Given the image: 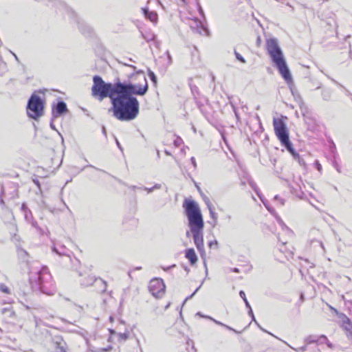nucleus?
I'll list each match as a JSON object with an SVG mask.
<instances>
[{"label":"nucleus","instance_id":"62","mask_svg":"<svg viewBox=\"0 0 352 352\" xmlns=\"http://www.w3.org/2000/svg\"><path fill=\"white\" fill-rule=\"evenodd\" d=\"M240 185H241V186H245L246 185V182H245V181H244V180L241 179V182H240Z\"/></svg>","mask_w":352,"mask_h":352},{"label":"nucleus","instance_id":"64","mask_svg":"<svg viewBox=\"0 0 352 352\" xmlns=\"http://www.w3.org/2000/svg\"><path fill=\"white\" fill-rule=\"evenodd\" d=\"M264 204H265V206L266 208L267 209V210H268L270 212H271V213H272V208H271L270 206H267L265 203H264Z\"/></svg>","mask_w":352,"mask_h":352},{"label":"nucleus","instance_id":"10","mask_svg":"<svg viewBox=\"0 0 352 352\" xmlns=\"http://www.w3.org/2000/svg\"><path fill=\"white\" fill-rule=\"evenodd\" d=\"M80 282L81 286L82 287H88L94 284L101 285L102 288L100 290V292H105L107 290V283L105 280H102L100 278H94V276H88L87 277H85V278L80 280Z\"/></svg>","mask_w":352,"mask_h":352},{"label":"nucleus","instance_id":"35","mask_svg":"<svg viewBox=\"0 0 352 352\" xmlns=\"http://www.w3.org/2000/svg\"><path fill=\"white\" fill-rule=\"evenodd\" d=\"M274 201H277L280 206H284L285 200L281 197H280L278 195H275L274 197Z\"/></svg>","mask_w":352,"mask_h":352},{"label":"nucleus","instance_id":"27","mask_svg":"<svg viewBox=\"0 0 352 352\" xmlns=\"http://www.w3.org/2000/svg\"><path fill=\"white\" fill-rule=\"evenodd\" d=\"M333 82H335L336 85H338L339 87L342 88L344 90L345 95L348 97H352V93L350 92L345 87H344L342 85L339 83L338 81L335 80L334 79H331Z\"/></svg>","mask_w":352,"mask_h":352},{"label":"nucleus","instance_id":"42","mask_svg":"<svg viewBox=\"0 0 352 352\" xmlns=\"http://www.w3.org/2000/svg\"><path fill=\"white\" fill-rule=\"evenodd\" d=\"M201 285H202V283H201V285H199V287H197V288L194 291V292H193L192 294H190V296H187V297L186 298V299H185V300H184V303L186 300H188L190 299L191 298H192V296H194V295H195V294L198 292V290L200 289V287H201Z\"/></svg>","mask_w":352,"mask_h":352},{"label":"nucleus","instance_id":"53","mask_svg":"<svg viewBox=\"0 0 352 352\" xmlns=\"http://www.w3.org/2000/svg\"><path fill=\"white\" fill-rule=\"evenodd\" d=\"M230 271L232 272H234V273H239L240 272V270L238 267L230 268Z\"/></svg>","mask_w":352,"mask_h":352},{"label":"nucleus","instance_id":"50","mask_svg":"<svg viewBox=\"0 0 352 352\" xmlns=\"http://www.w3.org/2000/svg\"><path fill=\"white\" fill-rule=\"evenodd\" d=\"M198 11H199V14L201 16L205 17L204 12L202 8L200 6H199Z\"/></svg>","mask_w":352,"mask_h":352},{"label":"nucleus","instance_id":"1","mask_svg":"<svg viewBox=\"0 0 352 352\" xmlns=\"http://www.w3.org/2000/svg\"><path fill=\"white\" fill-rule=\"evenodd\" d=\"M123 64L122 77L113 82H106L99 75L93 77L92 96L102 101L109 98L113 116L120 121H131L140 111V102L135 96H144L148 90L147 80L142 71L126 63Z\"/></svg>","mask_w":352,"mask_h":352},{"label":"nucleus","instance_id":"29","mask_svg":"<svg viewBox=\"0 0 352 352\" xmlns=\"http://www.w3.org/2000/svg\"><path fill=\"white\" fill-rule=\"evenodd\" d=\"M239 296L243 300V301L245 302V307L247 308L251 307V306H250L248 299L246 298L245 294V292L243 290H241L239 292Z\"/></svg>","mask_w":352,"mask_h":352},{"label":"nucleus","instance_id":"17","mask_svg":"<svg viewBox=\"0 0 352 352\" xmlns=\"http://www.w3.org/2000/svg\"><path fill=\"white\" fill-rule=\"evenodd\" d=\"M197 32L200 34H205L208 36L210 34V31L207 27L201 23L197 24Z\"/></svg>","mask_w":352,"mask_h":352},{"label":"nucleus","instance_id":"8","mask_svg":"<svg viewBox=\"0 0 352 352\" xmlns=\"http://www.w3.org/2000/svg\"><path fill=\"white\" fill-rule=\"evenodd\" d=\"M165 284L162 278L152 279L148 285V290L155 298L162 297L165 292Z\"/></svg>","mask_w":352,"mask_h":352},{"label":"nucleus","instance_id":"34","mask_svg":"<svg viewBox=\"0 0 352 352\" xmlns=\"http://www.w3.org/2000/svg\"><path fill=\"white\" fill-rule=\"evenodd\" d=\"M332 164H333V166L336 169V170L338 173H341V168H340V165L338 164V163L336 161V157H333V160L332 161Z\"/></svg>","mask_w":352,"mask_h":352},{"label":"nucleus","instance_id":"36","mask_svg":"<svg viewBox=\"0 0 352 352\" xmlns=\"http://www.w3.org/2000/svg\"><path fill=\"white\" fill-rule=\"evenodd\" d=\"M328 342V339L326 336L321 335L318 337V342L324 343Z\"/></svg>","mask_w":352,"mask_h":352},{"label":"nucleus","instance_id":"26","mask_svg":"<svg viewBox=\"0 0 352 352\" xmlns=\"http://www.w3.org/2000/svg\"><path fill=\"white\" fill-rule=\"evenodd\" d=\"M305 342L307 344L316 343V342H318V337L316 336H313V335L309 336L305 339Z\"/></svg>","mask_w":352,"mask_h":352},{"label":"nucleus","instance_id":"32","mask_svg":"<svg viewBox=\"0 0 352 352\" xmlns=\"http://www.w3.org/2000/svg\"><path fill=\"white\" fill-rule=\"evenodd\" d=\"M295 160H296L299 165L305 168L306 167V162L305 161L300 157V155L298 154V157H295Z\"/></svg>","mask_w":352,"mask_h":352},{"label":"nucleus","instance_id":"16","mask_svg":"<svg viewBox=\"0 0 352 352\" xmlns=\"http://www.w3.org/2000/svg\"><path fill=\"white\" fill-rule=\"evenodd\" d=\"M333 90L330 88H323L322 89L321 96L323 100L329 102L331 100Z\"/></svg>","mask_w":352,"mask_h":352},{"label":"nucleus","instance_id":"37","mask_svg":"<svg viewBox=\"0 0 352 352\" xmlns=\"http://www.w3.org/2000/svg\"><path fill=\"white\" fill-rule=\"evenodd\" d=\"M182 143H183V140L179 137H177L176 139L174 140V145L176 147L179 146Z\"/></svg>","mask_w":352,"mask_h":352},{"label":"nucleus","instance_id":"7","mask_svg":"<svg viewBox=\"0 0 352 352\" xmlns=\"http://www.w3.org/2000/svg\"><path fill=\"white\" fill-rule=\"evenodd\" d=\"M273 125L275 134L280 144L289 140V131L285 122L280 118H274Z\"/></svg>","mask_w":352,"mask_h":352},{"label":"nucleus","instance_id":"39","mask_svg":"<svg viewBox=\"0 0 352 352\" xmlns=\"http://www.w3.org/2000/svg\"><path fill=\"white\" fill-rule=\"evenodd\" d=\"M120 338H121L123 340H126L129 338V333L124 332V333H120L118 334Z\"/></svg>","mask_w":352,"mask_h":352},{"label":"nucleus","instance_id":"24","mask_svg":"<svg viewBox=\"0 0 352 352\" xmlns=\"http://www.w3.org/2000/svg\"><path fill=\"white\" fill-rule=\"evenodd\" d=\"M292 193L294 194L296 197H299L300 199H304L305 197V193L302 190H297L294 189V188L291 187Z\"/></svg>","mask_w":352,"mask_h":352},{"label":"nucleus","instance_id":"31","mask_svg":"<svg viewBox=\"0 0 352 352\" xmlns=\"http://www.w3.org/2000/svg\"><path fill=\"white\" fill-rule=\"evenodd\" d=\"M234 54L236 59L242 63H245V59L236 50H234Z\"/></svg>","mask_w":352,"mask_h":352},{"label":"nucleus","instance_id":"4","mask_svg":"<svg viewBox=\"0 0 352 352\" xmlns=\"http://www.w3.org/2000/svg\"><path fill=\"white\" fill-rule=\"evenodd\" d=\"M266 50L274 65L287 83L292 82V76L287 65L283 53L280 47L278 39L270 38L266 40Z\"/></svg>","mask_w":352,"mask_h":352},{"label":"nucleus","instance_id":"19","mask_svg":"<svg viewBox=\"0 0 352 352\" xmlns=\"http://www.w3.org/2000/svg\"><path fill=\"white\" fill-rule=\"evenodd\" d=\"M248 309H249V310H248V315H249L250 316H251V318H252V321H254V322L256 324V325L258 327V328H259L261 331H264V332H265V333H269V334L272 335V336H274L272 333H270V332L267 331V330L264 329L262 327H261V326H260V324L257 322V321H256V319H255V317H254V313H253V311H252V308H251V307H250V308H248Z\"/></svg>","mask_w":352,"mask_h":352},{"label":"nucleus","instance_id":"51","mask_svg":"<svg viewBox=\"0 0 352 352\" xmlns=\"http://www.w3.org/2000/svg\"><path fill=\"white\" fill-rule=\"evenodd\" d=\"M50 128L53 130H55V131H57L56 129V126L54 124V120H52V118H51V122H50Z\"/></svg>","mask_w":352,"mask_h":352},{"label":"nucleus","instance_id":"38","mask_svg":"<svg viewBox=\"0 0 352 352\" xmlns=\"http://www.w3.org/2000/svg\"><path fill=\"white\" fill-rule=\"evenodd\" d=\"M204 200L205 204L207 206L208 209L210 208L213 207V206H212V203L210 201L208 197H207L206 196H204Z\"/></svg>","mask_w":352,"mask_h":352},{"label":"nucleus","instance_id":"47","mask_svg":"<svg viewBox=\"0 0 352 352\" xmlns=\"http://www.w3.org/2000/svg\"><path fill=\"white\" fill-rule=\"evenodd\" d=\"M218 246V241L217 240L209 241L208 246L211 248L212 245Z\"/></svg>","mask_w":352,"mask_h":352},{"label":"nucleus","instance_id":"15","mask_svg":"<svg viewBox=\"0 0 352 352\" xmlns=\"http://www.w3.org/2000/svg\"><path fill=\"white\" fill-rule=\"evenodd\" d=\"M281 145L287 149V151L292 155L294 159L295 157H298V153L294 148L293 144L290 140L284 142V144H281Z\"/></svg>","mask_w":352,"mask_h":352},{"label":"nucleus","instance_id":"43","mask_svg":"<svg viewBox=\"0 0 352 352\" xmlns=\"http://www.w3.org/2000/svg\"><path fill=\"white\" fill-rule=\"evenodd\" d=\"M33 183L38 187L39 191L41 192V183L36 178L32 179Z\"/></svg>","mask_w":352,"mask_h":352},{"label":"nucleus","instance_id":"6","mask_svg":"<svg viewBox=\"0 0 352 352\" xmlns=\"http://www.w3.org/2000/svg\"><path fill=\"white\" fill-rule=\"evenodd\" d=\"M36 92L28 99L26 111L29 118L37 120L44 114L45 101Z\"/></svg>","mask_w":352,"mask_h":352},{"label":"nucleus","instance_id":"57","mask_svg":"<svg viewBox=\"0 0 352 352\" xmlns=\"http://www.w3.org/2000/svg\"><path fill=\"white\" fill-rule=\"evenodd\" d=\"M285 244V243L284 242H282L281 243V247L279 248V250L282 252H284L285 251V249L283 248L284 245Z\"/></svg>","mask_w":352,"mask_h":352},{"label":"nucleus","instance_id":"33","mask_svg":"<svg viewBox=\"0 0 352 352\" xmlns=\"http://www.w3.org/2000/svg\"><path fill=\"white\" fill-rule=\"evenodd\" d=\"M0 291L5 294H10V289L3 283H0Z\"/></svg>","mask_w":352,"mask_h":352},{"label":"nucleus","instance_id":"11","mask_svg":"<svg viewBox=\"0 0 352 352\" xmlns=\"http://www.w3.org/2000/svg\"><path fill=\"white\" fill-rule=\"evenodd\" d=\"M68 111L67 104L62 100H58L56 103L52 105V120L59 118Z\"/></svg>","mask_w":352,"mask_h":352},{"label":"nucleus","instance_id":"63","mask_svg":"<svg viewBox=\"0 0 352 352\" xmlns=\"http://www.w3.org/2000/svg\"><path fill=\"white\" fill-rule=\"evenodd\" d=\"M0 204L2 205V206H4L5 205V202L3 199V198L1 197V195H0Z\"/></svg>","mask_w":352,"mask_h":352},{"label":"nucleus","instance_id":"60","mask_svg":"<svg viewBox=\"0 0 352 352\" xmlns=\"http://www.w3.org/2000/svg\"><path fill=\"white\" fill-rule=\"evenodd\" d=\"M182 267L187 273L190 272V269L186 265H182Z\"/></svg>","mask_w":352,"mask_h":352},{"label":"nucleus","instance_id":"52","mask_svg":"<svg viewBox=\"0 0 352 352\" xmlns=\"http://www.w3.org/2000/svg\"><path fill=\"white\" fill-rule=\"evenodd\" d=\"M190 162H191L192 164L193 165V166H194L195 168H196V166H197V164H196L195 158L194 157H192L190 158Z\"/></svg>","mask_w":352,"mask_h":352},{"label":"nucleus","instance_id":"14","mask_svg":"<svg viewBox=\"0 0 352 352\" xmlns=\"http://www.w3.org/2000/svg\"><path fill=\"white\" fill-rule=\"evenodd\" d=\"M21 210L23 213L24 218L27 222L30 223L31 221L34 219L31 210L28 208L25 203L22 204Z\"/></svg>","mask_w":352,"mask_h":352},{"label":"nucleus","instance_id":"61","mask_svg":"<svg viewBox=\"0 0 352 352\" xmlns=\"http://www.w3.org/2000/svg\"><path fill=\"white\" fill-rule=\"evenodd\" d=\"M326 343H327V345L328 346V347H329L330 349L333 348L332 343H331L329 340H328V342H326Z\"/></svg>","mask_w":352,"mask_h":352},{"label":"nucleus","instance_id":"18","mask_svg":"<svg viewBox=\"0 0 352 352\" xmlns=\"http://www.w3.org/2000/svg\"><path fill=\"white\" fill-rule=\"evenodd\" d=\"M61 250H59L56 246L53 247L52 250L54 252H56L59 256H65L67 258H69V255L67 253L68 250L64 247H60Z\"/></svg>","mask_w":352,"mask_h":352},{"label":"nucleus","instance_id":"13","mask_svg":"<svg viewBox=\"0 0 352 352\" xmlns=\"http://www.w3.org/2000/svg\"><path fill=\"white\" fill-rule=\"evenodd\" d=\"M142 12L146 19H148L152 23H157L158 15L155 11H151L147 8H142Z\"/></svg>","mask_w":352,"mask_h":352},{"label":"nucleus","instance_id":"12","mask_svg":"<svg viewBox=\"0 0 352 352\" xmlns=\"http://www.w3.org/2000/svg\"><path fill=\"white\" fill-rule=\"evenodd\" d=\"M185 257L188 259L191 265H195L198 260V257L193 248H188L185 250Z\"/></svg>","mask_w":352,"mask_h":352},{"label":"nucleus","instance_id":"9","mask_svg":"<svg viewBox=\"0 0 352 352\" xmlns=\"http://www.w3.org/2000/svg\"><path fill=\"white\" fill-rule=\"evenodd\" d=\"M330 309L338 315L342 323V328L345 331L347 338L352 341V322L350 318L342 313H338L337 309L332 307H330Z\"/></svg>","mask_w":352,"mask_h":352},{"label":"nucleus","instance_id":"56","mask_svg":"<svg viewBox=\"0 0 352 352\" xmlns=\"http://www.w3.org/2000/svg\"><path fill=\"white\" fill-rule=\"evenodd\" d=\"M252 269V265H248V268L245 270V273H248L249 272H250Z\"/></svg>","mask_w":352,"mask_h":352},{"label":"nucleus","instance_id":"59","mask_svg":"<svg viewBox=\"0 0 352 352\" xmlns=\"http://www.w3.org/2000/svg\"><path fill=\"white\" fill-rule=\"evenodd\" d=\"M10 53L14 56L15 60L18 62V63H20L19 61V59L18 58V56H16V54L14 52H12V51H10Z\"/></svg>","mask_w":352,"mask_h":352},{"label":"nucleus","instance_id":"54","mask_svg":"<svg viewBox=\"0 0 352 352\" xmlns=\"http://www.w3.org/2000/svg\"><path fill=\"white\" fill-rule=\"evenodd\" d=\"M102 132L104 134V135L105 136V138H107V131H106V128H105L104 126H102Z\"/></svg>","mask_w":352,"mask_h":352},{"label":"nucleus","instance_id":"20","mask_svg":"<svg viewBox=\"0 0 352 352\" xmlns=\"http://www.w3.org/2000/svg\"><path fill=\"white\" fill-rule=\"evenodd\" d=\"M210 217L213 220L212 227H215L217 223V214L214 211V207L208 208Z\"/></svg>","mask_w":352,"mask_h":352},{"label":"nucleus","instance_id":"30","mask_svg":"<svg viewBox=\"0 0 352 352\" xmlns=\"http://www.w3.org/2000/svg\"><path fill=\"white\" fill-rule=\"evenodd\" d=\"M206 101H207V99L204 96H203L201 98H199V99L198 98H197V100H195V102L199 109H201V107L204 106V102H206Z\"/></svg>","mask_w":352,"mask_h":352},{"label":"nucleus","instance_id":"58","mask_svg":"<svg viewBox=\"0 0 352 352\" xmlns=\"http://www.w3.org/2000/svg\"><path fill=\"white\" fill-rule=\"evenodd\" d=\"M162 187L161 184H155L153 186V188L155 190V189H160Z\"/></svg>","mask_w":352,"mask_h":352},{"label":"nucleus","instance_id":"45","mask_svg":"<svg viewBox=\"0 0 352 352\" xmlns=\"http://www.w3.org/2000/svg\"><path fill=\"white\" fill-rule=\"evenodd\" d=\"M294 350H295L297 352H304L306 351L307 349V346L306 345H304L301 347H299L298 349H294L292 348Z\"/></svg>","mask_w":352,"mask_h":352},{"label":"nucleus","instance_id":"22","mask_svg":"<svg viewBox=\"0 0 352 352\" xmlns=\"http://www.w3.org/2000/svg\"><path fill=\"white\" fill-rule=\"evenodd\" d=\"M190 90L194 96L195 100H197V98H198V96H201L199 90L196 85H190Z\"/></svg>","mask_w":352,"mask_h":352},{"label":"nucleus","instance_id":"5","mask_svg":"<svg viewBox=\"0 0 352 352\" xmlns=\"http://www.w3.org/2000/svg\"><path fill=\"white\" fill-rule=\"evenodd\" d=\"M48 1L52 6H55L59 10H65L69 16L76 18L78 29L84 36L87 37H91L94 35V29L83 20L78 19L74 11L65 5V3L60 0H48Z\"/></svg>","mask_w":352,"mask_h":352},{"label":"nucleus","instance_id":"21","mask_svg":"<svg viewBox=\"0 0 352 352\" xmlns=\"http://www.w3.org/2000/svg\"><path fill=\"white\" fill-rule=\"evenodd\" d=\"M248 182L251 188L254 190V191L256 193V195L261 199L259 189L257 187L256 183L251 178L248 179Z\"/></svg>","mask_w":352,"mask_h":352},{"label":"nucleus","instance_id":"28","mask_svg":"<svg viewBox=\"0 0 352 352\" xmlns=\"http://www.w3.org/2000/svg\"><path fill=\"white\" fill-rule=\"evenodd\" d=\"M329 151L332 153L333 157L337 156L336 146L333 140L330 141Z\"/></svg>","mask_w":352,"mask_h":352},{"label":"nucleus","instance_id":"25","mask_svg":"<svg viewBox=\"0 0 352 352\" xmlns=\"http://www.w3.org/2000/svg\"><path fill=\"white\" fill-rule=\"evenodd\" d=\"M148 76L149 78L151 79V80L154 84V85H156L157 82V78L156 75L155 74V73L153 71L148 69Z\"/></svg>","mask_w":352,"mask_h":352},{"label":"nucleus","instance_id":"41","mask_svg":"<svg viewBox=\"0 0 352 352\" xmlns=\"http://www.w3.org/2000/svg\"><path fill=\"white\" fill-rule=\"evenodd\" d=\"M276 219H277V221H278V224H279V225H280L283 228H285L287 230H289V231H290V230L287 227V226L285 224V223L283 222V221L280 217L277 218Z\"/></svg>","mask_w":352,"mask_h":352},{"label":"nucleus","instance_id":"40","mask_svg":"<svg viewBox=\"0 0 352 352\" xmlns=\"http://www.w3.org/2000/svg\"><path fill=\"white\" fill-rule=\"evenodd\" d=\"M223 327H225L226 329H228L229 331H232L234 332L236 334L241 333V331H237V330L233 329L232 327H230V326H228V325H227L226 324H224Z\"/></svg>","mask_w":352,"mask_h":352},{"label":"nucleus","instance_id":"3","mask_svg":"<svg viewBox=\"0 0 352 352\" xmlns=\"http://www.w3.org/2000/svg\"><path fill=\"white\" fill-rule=\"evenodd\" d=\"M184 214L188 219V226L192 234L194 243L204 260L206 272H208L205 261L206 253L204 246V221L199 204L193 199H185L183 202Z\"/></svg>","mask_w":352,"mask_h":352},{"label":"nucleus","instance_id":"23","mask_svg":"<svg viewBox=\"0 0 352 352\" xmlns=\"http://www.w3.org/2000/svg\"><path fill=\"white\" fill-rule=\"evenodd\" d=\"M30 223H31L32 226L34 227L41 234H44V230L38 225V223L34 219L31 221Z\"/></svg>","mask_w":352,"mask_h":352},{"label":"nucleus","instance_id":"49","mask_svg":"<svg viewBox=\"0 0 352 352\" xmlns=\"http://www.w3.org/2000/svg\"><path fill=\"white\" fill-rule=\"evenodd\" d=\"M115 140H116V143L117 146L122 152L123 151V148H122L120 143L119 142V141L118 140V139L116 138H115Z\"/></svg>","mask_w":352,"mask_h":352},{"label":"nucleus","instance_id":"2","mask_svg":"<svg viewBox=\"0 0 352 352\" xmlns=\"http://www.w3.org/2000/svg\"><path fill=\"white\" fill-rule=\"evenodd\" d=\"M20 261L25 263L29 270V282L34 291L51 296L56 291L52 275L46 266H43L38 261L29 262V254L23 248L17 249Z\"/></svg>","mask_w":352,"mask_h":352},{"label":"nucleus","instance_id":"55","mask_svg":"<svg viewBox=\"0 0 352 352\" xmlns=\"http://www.w3.org/2000/svg\"><path fill=\"white\" fill-rule=\"evenodd\" d=\"M144 189L145 190H146V191L148 192V193H151V192H152L154 190V189L153 188V187H151V188H146V187H144Z\"/></svg>","mask_w":352,"mask_h":352},{"label":"nucleus","instance_id":"46","mask_svg":"<svg viewBox=\"0 0 352 352\" xmlns=\"http://www.w3.org/2000/svg\"><path fill=\"white\" fill-rule=\"evenodd\" d=\"M166 54L167 58H168V64L170 65L173 62L171 55L168 51H166Z\"/></svg>","mask_w":352,"mask_h":352},{"label":"nucleus","instance_id":"48","mask_svg":"<svg viewBox=\"0 0 352 352\" xmlns=\"http://www.w3.org/2000/svg\"><path fill=\"white\" fill-rule=\"evenodd\" d=\"M315 164H316V168L318 169V171H321L322 170V166L321 164L319 163L318 161H316L315 162Z\"/></svg>","mask_w":352,"mask_h":352},{"label":"nucleus","instance_id":"44","mask_svg":"<svg viewBox=\"0 0 352 352\" xmlns=\"http://www.w3.org/2000/svg\"><path fill=\"white\" fill-rule=\"evenodd\" d=\"M208 319H210V320L213 321L215 324H217L219 326L223 327V325H224V323H223L220 321H218L212 317H208Z\"/></svg>","mask_w":352,"mask_h":352}]
</instances>
